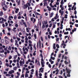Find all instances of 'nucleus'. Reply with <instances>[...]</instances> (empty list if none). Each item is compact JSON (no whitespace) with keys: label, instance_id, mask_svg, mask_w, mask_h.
<instances>
[{"label":"nucleus","instance_id":"obj_21","mask_svg":"<svg viewBox=\"0 0 78 78\" xmlns=\"http://www.w3.org/2000/svg\"><path fill=\"white\" fill-rule=\"evenodd\" d=\"M51 27H52V23H50V24L49 26V28H51Z\"/></svg>","mask_w":78,"mask_h":78},{"label":"nucleus","instance_id":"obj_29","mask_svg":"<svg viewBox=\"0 0 78 78\" xmlns=\"http://www.w3.org/2000/svg\"><path fill=\"white\" fill-rule=\"evenodd\" d=\"M39 46L41 48V41L40 40L39 41Z\"/></svg>","mask_w":78,"mask_h":78},{"label":"nucleus","instance_id":"obj_50","mask_svg":"<svg viewBox=\"0 0 78 78\" xmlns=\"http://www.w3.org/2000/svg\"><path fill=\"white\" fill-rule=\"evenodd\" d=\"M5 24L6 25V27H7V26H8V23H5Z\"/></svg>","mask_w":78,"mask_h":78},{"label":"nucleus","instance_id":"obj_62","mask_svg":"<svg viewBox=\"0 0 78 78\" xmlns=\"http://www.w3.org/2000/svg\"><path fill=\"white\" fill-rule=\"evenodd\" d=\"M60 72V74L62 75V71L61 70Z\"/></svg>","mask_w":78,"mask_h":78},{"label":"nucleus","instance_id":"obj_35","mask_svg":"<svg viewBox=\"0 0 78 78\" xmlns=\"http://www.w3.org/2000/svg\"><path fill=\"white\" fill-rule=\"evenodd\" d=\"M61 5L63 4V0H61Z\"/></svg>","mask_w":78,"mask_h":78},{"label":"nucleus","instance_id":"obj_56","mask_svg":"<svg viewBox=\"0 0 78 78\" xmlns=\"http://www.w3.org/2000/svg\"><path fill=\"white\" fill-rule=\"evenodd\" d=\"M54 2V1L53 0H51V3H53V2Z\"/></svg>","mask_w":78,"mask_h":78},{"label":"nucleus","instance_id":"obj_53","mask_svg":"<svg viewBox=\"0 0 78 78\" xmlns=\"http://www.w3.org/2000/svg\"><path fill=\"white\" fill-rule=\"evenodd\" d=\"M61 54H59V55H58V57L59 58L61 57Z\"/></svg>","mask_w":78,"mask_h":78},{"label":"nucleus","instance_id":"obj_51","mask_svg":"<svg viewBox=\"0 0 78 78\" xmlns=\"http://www.w3.org/2000/svg\"><path fill=\"white\" fill-rule=\"evenodd\" d=\"M61 64H61V63H60L59 64V66H58V68H60V67H61Z\"/></svg>","mask_w":78,"mask_h":78},{"label":"nucleus","instance_id":"obj_13","mask_svg":"<svg viewBox=\"0 0 78 78\" xmlns=\"http://www.w3.org/2000/svg\"><path fill=\"white\" fill-rule=\"evenodd\" d=\"M3 14V12H1L0 13V15L1 16H2V15Z\"/></svg>","mask_w":78,"mask_h":78},{"label":"nucleus","instance_id":"obj_63","mask_svg":"<svg viewBox=\"0 0 78 78\" xmlns=\"http://www.w3.org/2000/svg\"><path fill=\"white\" fill-rule=\"evenodd\" d=\"M11 76L12 78H13V77H14V75L12 74L11 75Z\"/></svg>","mask_w":78,"mask_h":78},{"label":"nucleus","instance_id":"obj_52","mask_svg":"<svg viewBox=\"0 0 78 78\" xmlns=\"http://www.w3.org/2000/svg\"><path fill=\"white\" fill-rule=\"evenodd\" d=\"M75 26L76 27H78V24H75Z\"/></svg>","mask_w":78,"mask_h":78},{"label":"nucleus","instance_id":"obj_22","mask_svg":"<svg viewBox=\"0 0 78 78\" xmlns=\"http://www.w3.org/2000/svg\"><path fill=\"white\" fill-rule=\"evenodd\" d=\"M67 77H70V74H67Z\"/></svg>","mask_w":78,"mask_h":78},{"label":"nucleus","instance_id":"obj_33","mask_svg":"<svg viewBox=\"0 0 78 78\" xmlns=\"http://www.w3.org/2000/svg\"><path fill=\"white\" fill-rule=\"evenodd\" d=\"M37 65H38V66H40V62H39V61H38V63Z\"/></svg>","mask_w":78,"mask_h":78},{"label":"nucleus","instance_id":"obj_49","mask_svg":"<svg viewBox=\"0 0 78 78\" xmlns=\"http://www.w3.org/2000/svg\"><path fill=\"white\" fill-rule=\"evenodd\" d=\"M7 52L8 53H10V51L8 50H7Z\"/></svg>","mask_w":78,"mask_h":78},{"label":"nucleus","instance_id":"obj_30","mask_svg":"<svg viewBox=\"0 0 78 78\" xmlns=\"http://www.w3.org/2000/svg\"><path fill=\"white\" fill-rule=\"evenodd\" d=\"M48 11H51V8L49 7L48 9Z\"/></svg>","mask_w":78,"mask_h":78},{"label":"nucleus","instance_id":"obj_39","mask_svg":"<svg viewBox=\"0 0 78 78\" xmlns=\"http://www.w3.org/2000/svg\"><path fill=\"white\" fill-rule=\"evenodd\" d=\"M34 37H35V39H36V34H35L34 35Z\"/></svg>","mask_w":78,"mask_h":78},{"label":"nucleus","instance_id":"obj_5","mask_svg":"<svg viewBox=\"0 0 78 78\" xmlns=\"http://www.w3.org/2000/svg\"><path fill=\"white\" fill-rule=\"evenodd\" d=\"M36 76L37 77H38V72H37V70H36Z\"/></svg>","mask_w":78,"mask_h":78},{"label":"nucleus","instance_id":"obj_41","mask_svg":"<svg viewBox=\"0 0 78 78\" xmlns=\"http://www.w3.org/2000/svg\"><path fill=\"white\" fill-rule=\"evenodd\" d=\"M72 5H69L68 7H69V8H70V7H72Z\"/></svg>","mask_w":78,"mask_h":78},{"label":"nucleus","instance_id":"obj_43","mask_svg":"<svg viewBox=\"0 0 78 78\" xmlns=\"http://www.w3.org/2000/svg\"><path fill=\"white\" fill-rule=\"evenodd\" d=\"M25 64V62L24 59H23V64Z\"/></svg>","mask_w":78,"mask_h":78},{"label":"nucleus","instance_id":"obj_32","mask_svg":"<svg viewBox=\"0 0 78 78\" xmlns=\"http://www.w3.org/2000/svg\"><path fill=\"white\" fill-rule=\"evenodd\" d=\"M3 9L4 11H6V9H5L4 7H3Z\"/></svg>","mask_w":78,"mask_h":78},{"label":"nucleus","instance_id":"obj_47","mask_svg":"<svg viewBox=\"0 0 78 78\" xmlns=\"http://www.w3.org/2000/svg\"><path fill=\"white\" fill-rule=\"evenodd\" d=\"M65 64L66 65V64H67V61L65 60Z\"/></svg>","mask_w":78,"mask_h":78},{"label":"nucleus","instance_id":"obj_11","mask_svg":"<svg viewBox=\"0 0 78 78\" xmlns=\"http://www.w3.org/2000/svg\"><path fill=\"white\" fill-rule=\"evenodd\" d=\"M19 9H16L15 11L16 13H17V11H19Z\"/></svg>","mask_w":78,"mask_h":78},{"label":"nucleus","instance_id":"obj_26","mask_svg":"<svg viewBox=\"0 0 78 78\" xmlns=\"http://www.w3.org/2000/svg\"><path fill=\"white\" fill-rule=\"evenodd\" d=\"M15 45H17V47H19V44L17 43H15Z\"/></svg>","mask_w":78,"mask_h":78},{"label":"nucleus","instance_id":"obj_14","mask_svg":"<svg viewBox=\"0 0 78 78\" xmlns=\"http://www.w3.org/2000/svg\"><path fill=\"white\" fill-rule=\"evenodd\" d=\"M56 47L57 48H59V44H57L56 45Z\"/></svg>","mask_w":78,"mask_h":78},{"label":"nucleus","instance_id":"obj_42","mask_svg":"<svg viewBox=\"0 0 78 78\" xmlns=\"http://www.w3.org/2000/svg\"><path fill=\"white\" fill-rule=\"evenodd\" d=\"M21 18H22L21 17V16H18V19H21Z\"/></svg>","mask_w":78,"mask_h":78},{"label":"nucleus","instance_id":"obj_2","mask_svg":"<svg viewBox=\"0 0 78 78\" xmlns=\"http://www.w3.org/2000/svg\"><path fill=\"white\" fill-rule=\"evenodd\" d=\"M13 73H14V70H12L9 71V74H12Z\"/></svg>","mask_w":78,"mask_h":78},{"label":"nucleus","instance_id":"obj_4","mask_svg":"<svg viewBox=\"0 0 78 78\" xmlns=\"http://www.w3.org/2000/svg\"><path fill=\"white\" fill-rule=\"evenodd\" d=\"M23 63V62L21 60L20 61V66H22V64Z\"/></svg>","mask_w":78,"mask_h":78},{"label":"nucleus","instance_id":"obj_24","mask_svg":"<svg viewBox=\"0 0 78 78\" xmlns=\"http://www.w3.org/2000/svg\"><path fill=\"white\" fill-rule=\"evenodd\" d=\"M59 37L57 38L56 39V41H59Z\"/></svg>","mask_w":78,"mask_h":78},{"label":"nucleus","instance_id":"obj_20","mask_svg":"<svg viewBox=\"0 0 78 78\" xmlns=\"http://www.w3.org/2000/svg\"><path fill=\"white\" fill-rule=\"evenodd\" d=\"M8 50H11V46H9V48H8Z\"/></svg>","mask_w":78,"mask_h":78},{"label":"nucleus","instance_id":"obj_48","mask_svg":"<svg viewBox=\"0 0 78 78\" xmlns=\"http://www.w3.org/2000/svg\"><path fill=\"white\" fill-rule=\"evenodd\" d=\"M55 24H54L53 26V28H55Z\"/></svg>","mask_w":78,"mask_h":78},{"label":"nucleus","instance_id":"obj_36","mask_svg":"<svg viewBox=\"0 0 78 78\" xmlns=\"http://www.w3.org/2000/svg\"><path fill=\"white\" fill-rule=\"evenodd\" d=\"M9 59H12V57L11 56H10L9 58Z\"/></svg>","mask_w":78,"mask_h":78},{"label":"nucleus","instance_id":"obj_15","mask_svg":"<svg viewBox=\"0 0 78 78\" xmlns=\"http://www.w3.org/2000/svg\"><path fill=\"white\" fill-rule=\"evenodd\" d=\"M64 11H62V12L60 13L61 14V16H62V15H63V14H64Z\"/></svg>","mask_w":78,"mask_h":78},{"label":"nucleus","instance_id":"obj_18","mask_svg":"<svg viewBox=\"0 0 78 78\" xmlns=\"http://www.w3.org/2000/svg\"><path fill=\"white\" fill-rule=\"evenodd\" d=\"M64 18L65 19H67V15L66 14L65 15Z\"/></svg>","mask_w":78,"mask_h":78},{"label":"nucleus","instance_id":"obj_57","mask_svg":"<svg viewBox=\"0 0 78 78\" xmlns=\"http://www.w3.org/2000/svg\"><path fill=\"white\" fill-rule=\"evenodd\" d=\"M9 18H11V19H13V16H9Z\"/></svg>","mask_w":78,"mask_h":78},{"label":"nucleus","instance_id":"obj_44","mask_svg":"<svg viewBox=\"0 0 78 78\" xmlns=\"http://www.w3.org/2000/svg\"><path fill=\"white\" fill-rule=\"evenodd\" d=\"M17 53L18 54V56H20V54H19V53H18V52H17Z\"/></svg>","mask_w":78,"mask_h":78},{"label":"nucleus","instance_id":"obj_25","mask_svg":"<svg viewBox=\"0 0 78 78\" xmlns=\"http://www.w3.org/2000/svg\"><path fill=\"white\" fill-rule=\"evenodd\" d=\"M64 34H69V32H64Z\"/></svg>","mask_w":78,"mask_h":78},{"label":"nucleus","instance_id":"obj_9","mask_svg":"<svg viewBox=\"0 0 78 78\" xmlns=\"http://www.w3.org/2000/svg\"><path fill=\"white\" fill-rule=\"evenodd\" d=\"M42 28L43 29L45 28V25L44 24V21L43 22V26L42 27Z\"/></svg>","mask_w":78,"mask_h":78},{"label":"nucleus","instance_id":"obj_6","mask_svg":"<svg viewBox=\"0 0 78 78\" xmlns=\"http://www.w3.org/2000/svg\"><path fill=\"white\" fill-rule=\"evenodd\" d=\"M53 14H54L53 13H51L50 16V17H53Z\"/></svg>","mask_w":78,"mask_h":78},{"label":"nucleus","instance_id":"obj_27","mask_svg":"<svg viewBox=\"0 0 78 78\" xmlns=\"http://www.w3.org/2000/svg\"><path fill=\"white\" fill-rule=\"evenodd\" d=\"M48 67H49L50 68H51V65L50 64H48Z\"/></svg>","mask_w":78,"mask_h":78},{"label":"nucleus","instance_id":"obj_16","mask_svg":"<svg viewBox=\"0 0 78 78\" xmlns=\"http://www.w3.org/2000/svg\"><path fill=\"white\" fill-rule=\"evenodd\" d=\"M1 43H3L4 42V40L3 39H1Z\"/></svg>","mask_w":78,"mask_h":78},{"label":"nucleus","instance_id":"obj_34","mask_svg":"<svg viewBox=\"0 0 78 78\" xmlns=\"http://www.w3.org/2000/svg\"><path fill=\"white\" fill-rule=\"evenodd\" d=\"M75 7V6L73 5L72 8V10H73V9H74V8Z\"/></svg>","mask_w":78,"mask_h":78},{"label":"nucleus","instance_id":"obj_7","mask_svg":"<svg viewBox=\"0 0 78 78\" xmlns=\"http://www.w3.org/2000/svg\"><path fill=\"white\" fill-rule=\"evenodd\" d=\"M16 64L17 66V67H18V68H20V66H19V62H17Z\"/></svg>","mask_w":78,"mask_h":78},{"label":"nucleus","instance_id":"obj_3","mask_svg":"<svg viewBox=\"0 0 78 78\" xmlns=\"http://www.w3.org/2000/svg\"><path fill=\"white\" fill-rule=\"evenodd\" d=\"M28 6L27 4H26L24 5V7H23V9H25V8H27V7Z\"/></svg>","mask_w":78,"mask_h":78},{"label":"nucleus","instance_id":"obj_60","mask_svg":"<svg viewBox=\"0 0 78 78\" xmlns=\"http://www.w3.org/2000/svg\"><path fill=\"white\" fill-rule=\"evenodd\" d=\"M17 40L19 41H20V38H17Z\"/></svg>","mask_w":78,"mask_h":78},{"label":"nucleus","instance_id":"obj_61","mask_svg":"<svg viewBox=\"0 0 78 78\" xmlns=\"http://www.w3.org/2000/svg\"><path fill=\"white\" fill-rule=\"evenodd\" d=\"M28 42H29V43H30V44H31V43H32V42H31V41H30V40H29L28 41Z\"/></svg>","mask_w":78,"mask_h":78},{"label":"nucleus","instance_id":"obj_59","mask_svg":"<svg viewBox=\"0 0 78 78\" xmlns=\"http://www.w3.org/2000/svg\"><path fill=\"white\" fill-rule=\"evenodd\" d=\"M21 41L22 42H23H23H24V40L23 39Z\"/></svg>","mask_w":78,"mask_h":78},{"label":"nucleus","instance_id":"obj_58","mask_svg":"<svg viewBox=\"0 0 78 78\" xmlns=\"http://www.w3.org/2000/svg\"><path fill=\"white\" fill-rule=\"evenodd\" d=\"M15 27H18V24H16V25H15Z\"/></svg>","mask_w":78,"mask_h":78},{"label":"nucleus","instance_id":"obj_54","mask_svg":"<svg viewBox=\"0 0 78 78\" xmlns=\"http://www.w3.org/2000/svg\"><path fill=\"white\" fill-rule=\"evenodd\" d=\"M6 66H7V67H8V66H9V64H8V63H6Z\"/></svg>","mask_w":78,"mask_h":78},{"label":"nucleus","instance_id":"obj_8","mask_svg":"<svg viewBox=\"0 0 78 78\" xmlns=\"http://www.w3.org/2000/svg\"><path fill=\"white\" fill-rule=\"evenodd\" d=\"M55 45H56V44H55V43H54L53 44V49H54V50H56V47L55 46Z\"/></svg>","mask_w":78,"mask_h":78},{"label":"nucleus","instance_id":"obj_23","mask_svg":"<svg viewBox=\"0 0 78 78\" xmlns=\"http://www.w3.org/2000/svg\"><path fill=\"white\" fill-rule=\"evenodd\" d=\"M26 31H27V32H29V31H30V30H28V28H26Z\"/></svg>","mask_w":78,"mask_h":78},{"label":"nucleus","instance_id":"obj_64","mask_svg":"<svg viewBox=\"0 0 78 78\" xmlns=\"http://www.w3.org/2000/svg\"><path fill=\"white\" fill-rule=\"evenodd\" d=\"M48 32H49L50 31V28H48Z\"/></svg>","mask_w":78,"mask_h":78},{"label":"nucleus","instance_id":"obj_10","mask_svg":"<svg viewBox=\"0 0 78 78\" xmlns=\"http://www.w3.org/2000/svg\"><path fill=\"white\" fill-rule=\"evenodd\" d=\"M17 55H16L14 56L13 58H14V59H16V58H17Z\"/></svg>","mask_w":78,"mask_h":78},{"label":"nucleus","instance_id":"obj_40","mask_svg":"<svg viewBox=\"0 0 78 78\" xmlns=\"http://www.w3.org/2000/svg\"><path fill=\"white\" fill-rule=\"evenodd\" d=\"M76 13H77L76 11L75 10L74 11V14H75V15H76Z\"/></svg>","mask_w":78,"mask_h":78},{"label":"nucleus","instance_id":"obj_45","mask_svg":"<svg viewBox=\"0 0 78 78\" xmlns=\"http://www.w3.org/2000/svg\"><path fill=\"white\" fill-rule=\"evenodd\" d=\"M23 55L25 58V59H26V56H25V55H24V54H23Z\"/></svg>","mask_w":78,"mask_h":78},{"label":"nucleus","instance_id":"obj_12","mask_svg":"<svg viewBox=\"0 0 78 78\" xmlns=\"http://www.w3.org/2000/svg\"><path fill=\"white\" fill-rule=\"evenodd\" d=\"M17 67L16 66L15 67H14L13 68V69L14 70H16L17 69Z\"/></svg>","mask_w":78,"mask_h":78},{"label":"nucleus","instance_id":"obj_55","mask_svg":"<svg viewBox=\"0 0 78 78\" xmlns=\"http://www.w3.org/2000/svg\"><path fill=\"white\" fill-rule=\"evenodd\" d=\"M44 24H45V25L46 24H47V21H46L45 22V21H44Z\"/></svg>","mask_w":78,"mask_h":78},{"label":"nucleus","instance_id":"obj_46","mask_svg":"<svg viewBox=\"0 0 78 78\" xmlns=\"http://www.w3.org/2000/svg\"><path fill=\"white\" fill-rule=\"evenodd\" d=\"M58 77L59 78H62V77L61 76H59Z\"/></svg>","mask_w":78,"mask_h":78},{"label":"nucleus","instance_id":"obj_37","mask_svg":"<svg viewBox=\"0 0 78 78\" xmlns=\"http://www.w3.org/2000/svg\"><path fill=\"white\" fill-rule=\"evenodd\" d=\"M27 4H28V5H29V6H31V4L29 2H28L27 3Z\"/></svg>","mask_w":78,"mask_h":78},{"label":"nucleus","instance_id":"obj_31","mask_svg":"<svg viewBox=\"0 0 78 78\" xmlns=\"http://www.w3.org/2000/svg\"><path fill=\"white\" fill-rule=\"evenodd\" d=\"M0 23H3V20H2V21H0Z\"/></svg>","mask_w":78,"mask_h":78},{"label":"nucleus","instance_id":"obj_17","mask_svg":"<svg viewBox=\"0 0 78 78\" xmlns=\"http://www.w3.org/2000/svg\"><path fill=\"white\" fill-rule=\"evenodd\" d=\"M25 77H28V75L27 73H26Z\"/></svg>","mask_w":78,"mask_h":78},{"label":"nucleus","instance_id":"obj_1","mask_svg":"<svg viewBox=\"0 0 78 78\" xmlns=\"http://www.w3.org/2000/svg\"><path fill=\"white\" fill-rule=\"evenodd\" d=\"M66 70L67 72V73L68 74L70 73V72L71 71V70L70 69H68L67 68H66Z\"/></svg>","mask_w":78,"mask_h":78},{"label":"nucleus","instance_id":"obj_28","mask_svg":"<svg viewBox=\"0 0 78 78\" xmlns=\"http://www.w3.org/2000/svg\"><path fill=\"white\" fill-rule=\"evenodd\" d=\"M44 69V68H42V67H41L40 69V71H39V72L40 73V72H41V71L42 70V69Z\"/></svg>","mask_w":78,"mask_h":78},{"label":"nucleus","instance_id":"obj_38","mask_svg":"<svg viewBox=\"0 0 78 78\" xmlns=\"http://www.w3.org/2000/svg\"><path fill=\"white\" fill-rule=\"evenodd\" d=\"M25 50L27 51H28V48H25Z\"/></svg>","mask_w":78,"mask_h":78},{"label":"nucleus","instance_id":"obj_19","mask_svg":"<svg viewBox=\"0 0 78 78\" xmlns=\"http://www.w3.org/2000/svg\"><path fill=\"white\" fill-rule=\"evenodd\" d=\"M50 5L51 6V8H54V6L52 5V4H51V3H50Z\"/></svg>","mask_w":78,"mask_h":78}]
</instances>
